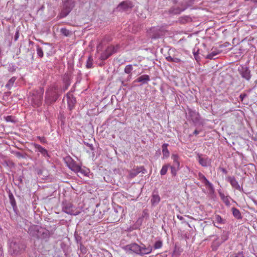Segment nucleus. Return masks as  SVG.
Returning <instances> with one entry per match:
<instances>
[{"label": "nucleus", "mask_w": 257, "mask_h": 257, "mask_svg": "<svg viewBox=\"0 0 257 257\" xmlns=\"http://www.w3.org/2000/svg\"><path fill=\"white\" fill-rule=\"evenodd\" d=\"M26 248V245L20 241L12 240L9 246V251L10 254L16 255L23 252Z\"/></svg>", "instance_id": "obj_1"}, {"label": "nucleus", "mask_w": 257, "mask_h": 257, "mask_svg": "<svg viewBox=\"0 0 257 257\" xmlns=\"http://www.w3.org/2000/svg\"><path fill=\"white\" fill-rule=\"evenodd\" d=\"M62 210L66 213L70 215H77L79 213V211L77 210L71 203H65Z\"/></svg>", "instance_id": "obj_2"}, {"label": "nucleus", "mask_w": 257, "mask_h": 257, "mask_svg": "<svg viewBox=\"0 0 257 257\" xmlns=\"http://www.w3.org/2000/svg\"><path fill=\"white\" fill-rule=\"evenodd\" d=\"M56 87H54L48 90L46 93V100L47 101L52 103L56 101L57 99L55 96L56 94Z\"/></svg>", "instance_id": "obj_3"}, {"label": "nucleus", "mask_w": 257, "mask_h": 257, "mask_svg": "<svg viewBox=\"0 0 257 257\" xmlns=\"http://www.w3.org/2000/svg\"><path fill=\"white\" fill-rule=\"evenodd\" d=\"M118 48V46L114 47V46L110 45L107 47L105 51L101 55V59L105 60L107 59L113 53L116 52Z\"/></svg>", "instance_id": "obj_4"}, {"label": "nucleus", "mask_w": 257, "mask_h": 257, "mask_svg": "<svg viewBox=\"0 0 257 257\" xmlns=\"http://www.w3.org/2000/svg\"><path fill=\"white\" fill-rule=\"evenodd\" d=\"M124 248L125 250L130 251L132 252H134L139 254V253H140L141 250V246L136 243H133L125 245L124 247Z\"/></svg>", "instance_id": "obj_5"}, {"label": "nucleus", "mask_w": 257, "mask_h": 257, "mask_svg": "<svg viewBox=\"0 0 257 257\" xmlns=\"http://www.w3.org/2000/svg\"><path fill=\"white\" fill-rule=\"evenodd\" d=\"M42 99L43 95L42 94H39L34 96L31 98V103L34 107H39L42 104Z\"/></svg>", "instance_id": "obj_6"}, {"label": "nucleus", "mask_w": 257, "mask_h": 257, "mask_svg": "<svg viewBox=\"0 0 257 257\" xmlns=\"http://www.w3.org/2000/svg\"><path fill=\"white\" fill-rule=\"evenodd\" d=\"M67 166L72 171L75 173L82 172L81 168L72 160H70L69 162H67Z\"/></svg>", "instance_id": "obj_7"}, {"label": "nucleus", "mask_w": 257, "mask_h": 257, "mask_svg": "<svg viewBox=\"0 0 257 257\" xmlns=\"http://www.w3.org/2000/svg\"><path fill=\"white\" fill-rule=\"evenodd\" d=\"M143 170H145L143 167H137L134 168L129 171L128 178L132 179L136 177L140 172H143Z\"/></svg>", "instance_id": "obj_8"}, {"label": "nucleus", "mask_w": 257, "mask_h": 257, "mask_svg": "<svg viewBox=\"0 0 257 257\" xmlns=\"http://www.w3.org/2000/svg\"><path fill=\"white\" fill-rule=\"evenodd\" d=\"M198 179L210 190L213 189V185L207 179L205 176L200 172L198 173Z\"/></svg>", "instance_id": "obj_9"}, {"label": "nucleus", "mask_w": 257, "mask_h": 257, "mask_svg": "<svg viewBox=\"0 0 257 257\" xmlns=\"http://www.w3.org/2000/svg\"><path fill=\"white\" fill-rule=\"evenodd\" d=\"M227 180L230 183L233 188L239 191L241 190L240 186L234 177L229 176L227 178Z\"/></svg>", "instance_id": "obj_10"}, {"label": "nucleus", "mask_w": 257, "mask_h": 257, "mask_svg": "<svg viewBox=\"0 0 257 257\" xmlns=\"http://www.w3.org/2000/svg\"><path fill=\"white\" fill-rule=\"evenodd\" d=\"M241 76L247 80L251 78L250 71L247 67H242L240 72Z\"/></svg>", "instance_id": "obj_11"}, {"label": "nucleus", "mask_w": 257, "mask_h": 257, "mask_svg": "<svg viewBox=\"0 0 257 257\" xmlns=\"http://www.w3.org/2000/svg\"><path fill=\"white\" fill-rule=\"evenodd\" d=\"M198 160L199 164L202 167H207L210 163V160L208 158H202L199 154L198 155Z\"/></svg>", "instance_id": "obj_12"}, {"label": "nucleus", "mask_w": 257, "mask_h": 257, "mask_svg": "<svg viewBox=\"0 0 257 257\" xmlns=\"http://www.w3.org/2000/svg\"><path fill=\"white\" fill-rule=\"evenodd\" d=\"M140 250V253H139V254L142 255L151 253L153 250V247L150 245L148 247H146L145 245H143L142 246H141Z\"/></svg>", "instance_id": "obj_13"}, {"label": "nucleus", "mask_w": 257, "mask_h": 257, "mask_svg": "<svg viewBox=\"0 0 257 257\" xmlns=\"http://www.w3.org/2000/svg\"><path fill=\"white\" fill-rule=\"evenodd\" d=\"M34 146L44 156H48L47 150L40 145L34 144Z\"/></svg>", "instance_id": "obj_14"}, {"label": "nucleus", "mask_w": 257, "mask_h": 257, "mask_svg": "<svg viewBox=\"0 0 257 257\" xmlns=\"http://www.w3.org/2000/svg\"><path fill=\"white\" fill-rule=\"evenodd\" d=\"M225 222V220L221 218V217L219 215H216L214 217V221H213V223L214 225L216 226L217 227L219 228L218 225H216L215 223L218 224H223Z\"/></svg>", "instance_id": "obj_15"}, {"label": "nucleus", "mask_w": 257, "mask_h": 257, "mask_svg": "<svg viewBox=\"0 0 257 257\" xmlns=\"http://www.w3.org/2000/svg\"><path fill=\"white\" fill-rule=\"evenodd\" d=\"M169 145L168 144H164L162 146V153L163 155V159L168 158L170 155V152L167 148Z\"/></svg>", "instance_id": "obj_16"}, {"label": "nucleus", "mask_w": 257, "mask_h": 257, "mask_svg": "<svg viewBox=\"0 0 257 257\" xmlns=\"http://www.w3.org/2000/svg\"><path fill=\"white\" fill-rule=\"evenodd\" d=\"M132 4L131 2L124 1L121 3L118 6V8L121 9L125 10L126 9L132 8Z\"/></svg>", "instance_id": "obj_17"}, {"label": "nucleus", "mask_w": 257, "mask_h": 257, "mask_svg": "<svg viewBox=\"0 0 257 257\" xmlns=\"http://www.w3.org/2000/svg\"><path fill=\"white\" fill-rule=\"evenodd\" d=\"M152 204L154 205L158 204L160 201V197L158 194H153L151 200Z\"/></svg>", "instance_id": "obj_18"}, {"label": "nucleus", "mask_w": 257, "mask_h": 257, "mask_svg": "<svg viewBox=\"0 0 257 257\" xmlns=\"http://www.w3.org/2000/svg\"><path fill=\"white\" fill-rule=\"evenodd\" d=\"M219 196L220 197L222 201L226 205L228 206L230 205L229 197L227 196H225L222 193L219 192Z\"/></svg>", "instance_id": "obj_19"}, {"label": "nucleus", "mask_w": 257, "mask_h": 257, "mask_svg": "<svg viewBox=\"0 0 257 257\" xmlns=\"http://www.w3.org/2000/svg\"><path fill=\"white\" fill-rule=\"evenodd\" d=\"M150 80V77L148 75H143L140 76L137 81L139 82H143V83H146Z\"/></svg>", "instance_id": "obj_20"}, {"label": "nucleus", "mask_w": 257, "mask_h": 257, "mask_svg": "<svg viewBox=\"0 0 257 257\" xmlns=\"http://www.w3.org/2000/svg\"><path fill=\"white\" fill-rule=\"evenodd\" d=\"M172 159L173 160V166H175L177 168H179L180 167V163L179 161V157L176 154H172Z\"/></svg>", "instance_id": "obj_21"}, {"label": "nucleus", "mask_w": 257, "mask_h": 257, "mask_svg": "<svg viewBox=\"0 0 257 257\" xmlns=\"http://www.w3.org/2000/svg\"><path fill=\"white\" fill-rule=\"evenodd\" d=\"M232 212L233 216L237 219H241L242 216L241 213L238 209L236 208L233 207L232 208Z\"/></svg>", "instance_id": "obj_22"}, {"label": "nucleus", "mask_w": 257, "mask_h": 257, "mask_svg": "<svg viewBox=\"0 0 257 257\" xmlns=\"http://www.w3.org/2000/svg\"><path fill=\"white\" fill-rule=\"evenodd\" d=\"M93 64V60L92 56L90 55L87 60L86 66L88 69L92 68Z\"/></svg>", "instance_id": "obj_23"}, {"label": "nucleus", "mask_w": 257, "mask_h": 257, "mask_svg": "<svg viewBox=\"0 0 257 257\" xmlns=\"http://www.w3.org/2000/svg\"><path fill=\"white\" fill-rule=\"evenodd\" d=\"M16 81V78L15 77H12L11 78L7 84L6 85V87L8 89H11V88L14 85L15 82Z\"/></svg>", "instance_id": "obj_24"}, {"label": "nucleus", "mask_w": 257, "mask_h": 257, "mask_svg": "<svg viewBox=\"0 0 257 257\" xmlns=\"http://www.w3.org/2000/svg\"><path fill=\"white\" fill-rule=\"evenodd\" d=\"M4 119L7 122H11L13 123L16 122V120L14 116L12 115H8L6 116H4Z\"/></svg>", "instance_id": "obj_25"}, {"label": "nucleus", "mask_w": 257, "mask_h": 257, "mask_svg": "<svg viewBox=\"0 0 257 257\" xmlns=\"http://www.w3.org/2000/svg\"><path fill=\"white\" fill-rule=\"evenodd\" d=\"M60 32L65 36L68 37L71 34V32L69 30L65 28H61Z\"/></svg>", "instance_id": "obj_26"}, {"label": "nucleus", "mask_w": 257, "mask_h": 257, "mask_svg": "<svg viewBox=\"0 0 257 257\" xmlns=\"http://www.w3.org/2000/svg\"><path fill=\"white\" fill-rule=\"evenodd\" d=\"M163 246V242L161 240H158L157 241L154 245V248L155 249H159L161 248Z\"/></svg>", "instance_id": "obj_27"}, {"label": "nucleus", "mask_w": 257, "mask_h": 257, "mask_svg": "<svg viewBox=\"0 0 257 257\" xmlns=\"http://www.w3.org/2000/svg\"><path fill=\"white\" fill-rule=\"evenodd\" d=\"M133 69L132 65H127L125 66L124 68V72L126 74H130L131 73L132 70Z\"/></svg>", "instance_id": "obj_28"}, {"label": "nucleus", "mask_w": 257, "mask_h": 257, "mask_svg": "<svg viewBox=\"0 0 257 257\" xmlns=\"http://www.w3.org/2000/svg\"><path fill=\"white\" fill-rule=\"evenodd\" d=\"M168 167H169V165H165L163 166V167L161 170V171H160V174L161 175H164L167 173Z\"/></svg>", "instance_id": "obj_29"}, {"label": "nucleus", "mask_w": 257, "mask_h": 257, "mask_svg": "<svg viewBox=\"0 0 257 257\" xmlns=\"http://www.w3.org/2000/svg\"><path fill=\"white\" fill-rule=\"evenodd\" d=\"M219 53V52L218 51H217V52H216V51L212 52L211 53H210V54H208L207 55L206 58L209 59H214V57L216 56Z\"/></svg>", "instance_id": "obj_30"}, {"label": "nucleus", "mask_w": 257, "mask_h": 257, "mask_svg": "<svg viewBox=\"0 0 257 257\" xmlns=\"http://www.w3.org/2000/svg\"><path fill=\"white\" fill-rule=\"evenodd\" d=\"M37 53L40 58L43 57V51L42 49L39 46H38L37 47Z\"/></svg>", "instance_id": "obj_31"}, {"label": "nucleus", "mask_w": 257, "mask_h": 257, "mask_svg": "<svg viewBox=\"0 0 257 257\" xmlns=\"http://www.w3.org/2000/svg\"><path fill=\"white\" fill-rule=\"evenodd\" d=\"M171 174L173 176H175L177 174V172L178 170L179 169V168L175 167L174 166H171Z\"/></svg>", "instance_id": "obj_32"}, {"label": "nucleus", "mask_w": 257, "mask_h": 257, "mask_svg": "<svg viewBox=\"0 0 257 257\" xmlns=\"http://www.w3.org/2000/svg\"><path fill=\"white\" fill-rule=\"evenodd\" d=\"M230 257H244V255L242 251H239L237 253L232 254Z\"/></svg>", "instance_id": "obj_33"}, {"label": "nucleus", "mask_w": 257, "mask_h": 257, "mask_svg": "<svg viewBox=\"0 0 257 257\" xmlns=\"http://www.w3.org/2000/svg\"><path fill=\"white\" fill-rule=\"evenodd\" d=\"M37 138L40 140L41 143L45 144L47 143L46 139L44 137H37Z\"/></svg>", "instance_id": "obj_34"}, {"label": "nucleus", "mask_w": 257, "mask_h": 257, "mask_svg": "<svg viewBox=\"0 0 257 257\" xmlns=\"http://www.w3.org/2000/svg\"><path fill=\"white\" fill-rule=\"evenodd\" d=\"M246 96V94L245 93H241L239 96L240 99L241 101H243V99Z\"/></svg>", "instance_id": "obj_35"}, {"label": "nucleus", "mask_w": 257, "mask_h": 257, "mask_svg": "<svg viewBox=\"0 0 257 257\" xmlns=\"http://www.w3.org/2000/svg\"><path fill=\"white\" fill-rule=\"evenodd\" d=\"M173 62L176 63H179L181 62V59L178 58L173 57Z\"/></svg>", "instance_id": "obj_36"}, {"label": "nucleus", "mask_w": 257, "mask_h": 257, "mask_svg": "<svg viewBox=\"0 0 257 257\" xmlns=\"http://www.w3.org/2000/svg\"><path fill=\"white\" fill-rule=\"evenodd\" d=\"M0 257H4L3 256V250L2 248V245L0 244Z\"/></svg>", "instance_id": "obj_37"}, {"label": "nucleus", "mask_w": 257, "mask_h": 257, "mask_svg": "<svg viewBox=\"0 0 257 257\" xmlns=\"http://www.w3.org/2000/svg\"><path fill=\"white\" fill-rule=\"evenodd\" d=\"M166 60L169 62H173V57H172L171 56H168L166 57Z\"/></svg>", "instance_id": "obj_38"}, {"label": "nucleus", "mask_w": 257, "mask_h": 257, "mask_svg": "<svg viewBox=\"0 0 257 257\" xmlns=\"http://www.w3.org/2000/svg\"><path fill=\"white\" fill-rule=\"evenodd\" d=\"M220 169L224 174H226L227 173V171H226V170L225 169H224L223 168H220Z\"/></svg>", "instance_id": "obj_39"}, {"label": "nucleus", "mask_w": 257, "mask_h": 257, "mask_svg": "<svg viewBox=\"0 0 257 257\" xmlns=\"http://www.w3.org/2000/svg\"><path fill=\"white\" fill-rule=\"evenodd\" d=\"M199 133V132L198 130H195L194 133H193V134L194 135H198Z\"/></svg>", "instance_id": "obj_40"}, {"label": "nucleus", "mask_w": 257, "mask_h": 257, "mask_svg": "<svg viewBox=\"0 0 257 257\" xmlns=\"http://www.w3.org/2000/svg\"><path fill=\"white\" fill-rule=\"evenodd\" d=\"M82 174H83L84 175H86V173H85V171L82 169V172H80Z\"/></svg>", "instance_id": "obj_41"}, {"label": "nucleus", "mask_w": 257, "mask_h": 257, "mask_svg": "<svg viewBox=\"0 0 257 257\" xmlns=\"http://www.w3.org/2000/svg\"><path fill=\"white\" fill-rule=\"evenodd\" d=\"M180 12H181V11H177V12H175L174 13H175V14H180Z\"/></svg>", "instance_id": "obj_42"}, {"label": "nucleus", "mask_w": 257, "mask_h": 257, "mask_svg": "<svg viewBox=\"0 0 257 257\" xmlns=\"http://www.w3.org/2000/svg\"><path fill=\"white\" fill-rule=\"evenodd\" d=\"M37 228V226H34V227H32L31 228H34V229H36Z\"/></svg>", "instance_id": "obj_43"}, {"label": "nucleus", "mask_w": 257, "mask_h": 257, "mask_svg": "<svg viewBox=\"0 0 257 257\" xmlns=\"http://www.w3.org/2000/svg\"><path fill=\"white\" fill-rule=\"evenodd\" d=\"M17 37H18V36H16V39H17Z\"/></svg>", "instance_id": "obj_44"}, {"label": "nucleus", "mask_w": 257, "mask_h": 257, "mask_svg": "<svg viewBox=\"0 0 257 257\" xmlns=\"http://www.w3.org/2000/svg\"><path fill=\"white\" fill-rule=\"evenodd\" d=\"M17 37H18V36H16V39H17Z\"/></svg>", "instance_id": "obj_45"}]
</instances>
